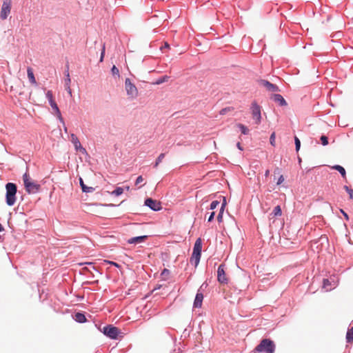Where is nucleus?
<instances>
[{"instance_id":"obj_1","label":"nucleus","mask_w":353,"mask_h":353,"mask_svg":"<svg viewBox=\"0 0 353 353\" xmlns=\"http://www.w3.org/2000/svg\"><path fill=\"white\" fill-rule=\"evenodd\" d=\"M6 203L8 206H12L16 202L17 186L15 183L8 182L6 184Z\"/></svg>"},{"instance_id":"obj_2","label":"nucleus","mask_w":353,"mask_h":353,"mask_svg":"<svg viewBox=\"0 0 353 353\" xmlns=\"http://www.w3.org/2000/svg\"><path fill=\"white\" fill-rule=\"evenodd\" d=\"M255 350L258 352L274 353L275 344L270 339H264L256 347Z\"/></svg>"},{"instance_id":"obj_3","label":"nucleus","mask_w":353,"mask_h":353,"mask_svg":"<svg viewBox=\"0 0 353 353\" xmlns=\"http://www.w3.org/2000/svg\"><path fill=\"white\" fill-rule=\"evenodd\" d=\"M23 180L26 191L28 194H34L39 191L41 185L39 183L32 181L27 172L23 175Z\"/></svg>"},{"instance_id":"obj_4","label":"nucleus","mask_w":353,"mask_h":353,"mask_svg":"<svg viewBox=\"0 0 353 353\" xmlns=\"http://www.w3.org/2000/svg\"><path fill=\"white\" fill-rule=\"evenodd\" d=\"M102 333L110 339H117L118 336L121 334L120 330L113 325L109 324L103 327Z\"/></svg>"},{"instance_id":"obj_5","label":"nucleus","mask_w":353,"mask_h":353,"mask_svg":"<svg viewBox=\"0 0 353 353\" xmlns=\"http://www.w3.org/2000/svg\"><path fill=\"white\" fill-rule=\"evenodd\" d=\"M46 97L48 100L50 105L51 106L52 110H54L55 111V113L57 115V117H59V120L61 122H63V118L61 117V111H60L56 101L53 99L52 92L51 90H48L47 92L46 93Z\"/></svg>"},{"instance_id":"obj_6","label":"nucleus","mask_w":353,"mask_h":353,"mask_svg":"<svg viewBox=\"0 0 353 353\" xmlns=\"http://www.w3.org/2000/svg\"><path fill=\"white\" fill-rule=\"evenodd\" d=\"M125 89L129 97L134 99L137 97V88L135 85L131 82L129 78H126L125 80Z\"/></svg>"},{"instance_id":"obj_7","label":"nucleus","mask_w":353,"mask_h":353,"mask_svg":"<svg viewBox=\"0 0 353 353\" xmlns=\"http://www.w3.org/2000/svg\"><path fill=\"white\" fill-rule=\"evenodd\" d=\"M251 111L253 119L256 124H259L261 121V106L254 101L251 105Z\"/></svg>"},{"instance_id":"obj_8","label":"nucleus","mask_w":353,"mask_h":353,"mask_svg":"<svg viewBox=\"0 0 353 353\" xmlns=\"http://www.w3.org/2000/svg\"><path fill=\"white\" fill-rule=\"evenodd\" d=\"M225 269V265L223 263L219 265L217 269V281L221 284H226L228 281Z\"/></svg>"},{"instance_id":"obj_9","label":"nucleus","mask_w":353,"mask_h":353,"mask_svg":"<svg viewBox=\"0 0 353 353\" xmlns=\"http://www.w3.org/2000/svg\"><path fill=\"white\" fill-rule=\"evenodd\" d=\"M11 0H5L3 2L2 6H1V10L0 17L1 19L3 20H5L8 18L9 14L10 13L11 10Z\"/></svg>"},{"instance_id":"obj_10","label":"nucleus","mask_w":353,"mask_h":353,"mask_svg":"<svg viewBox=\"0 0 353 353\" xmlns=\"http://www.w3.org/2000/svg\"><path fill=\"white\" fill-rule=\"evenodd\" d=\"M144 205L154 212L159 211L162 208L161 203L152 198L145 199L144 201Z\"/></svg>"},{"instance_id":"obj_11","label":"nucleus","mask_w":353,"mask_h":353,"mask_svg":"<svg viewBox=\"0 0 353 353\" xmlns=\"http://www.w3.org/2000/svg\"><path fill=\"white\" fill-rule=\"evenodd\" d=\"M258 83L260 85L265 87L268 91L270 92H279V88L276 85L273 84L265 79H259Z\"/></svg>"},{"instance_id":"obj_12","label":"nucleus","mask_w":353,"mask_h":353,"mask_svg":"<svg viewBox=\"0 0 353 353\" xmlns=\"http://www.w3.org/2000/svg\"><path fill=\"white\" fill-rule=\"evenodd\" d=\"M71 142L73 143L76 150L80 151L83 154L86 153V150L81 145L78 137L74 134H71Z\"/></svg>"},{"instance_id":"obj_13","label":"nucleus","mask_w":353,"mask_h":353,"mask_svg":"<svg viewBox=\"0 0 353 353\" xmlns=\"http://www.w3.org/2000/svg\"><path fill=\"white\" fill-rule=\"evenodd\" d=\"M270 99L275 103H277L280 106H285L288 105L285 99L280 94H272Z\"/></svg>"},{"instance_id":"obj_14","label":"nucleus","mask_w":353,"mask_h":353,"mask_svg":"<svg viewBox=\"0 0 353 353\" xmlns=\"http://www.w3.org/2000/svg\"><path fill=\"white\" fill-rule=\"evenodd\" d=\"M203 300V294L200 292V289L197 291L196 294L194 301L193 303V307L199 308L202 305V302Z\"/></svg>"},{"instance_id":"obj_15","label":"nucleus","mask_w":353,"mask_h":353,"mask_svg":"<svg viewBox=\"0 0 353 353\" xmlns=\"http://www.w3.org/2000/svg\"><path fill=\"white\" fill-rule=\"evenodd\" d=\"M148 238V235L137 236L129 239L127 242L129 244H138L144 242Z\"/></svg>"},{"instance_id":"obj_16","label":"nucleus","mask_w":353,"mask_h":353,"mask_svg":"<svg viewBox=\"0 0 353 353\" xmlns=\"http://www.w3.org/2000/svg\"><path fill=\"white\" fill-rule=\"evenodd\" d=\"M202 251V241L201 238H198L194 245L193 251L192 254H194V255H201Z\"/></svg>"},{"instance_id":"obj_17","label":"nucleus","mask_w":353,"mask_h":353,"mask_svg":"<svg viewBox=\"0 0 353 353\" xmlns=\"http://www.w3.org/2000/svg\"><path fill=\"white\" fill-rule=\"evenodd\" d=\"M73 319L76 322L79 323H83L87 321L85 315L82 312H76Z\"/></svg>"},{"instance_id":"obj_18","label":"nucleus","mask_w":353,"mask_h":353,"mask_svg":"<svg viewBox=\"0 0 353 353\" xmlns=\"http://www.w3.org/2000/svg\"><path fill=\"white\" fill-rule=\"evenodd\" d=\"M79 185L81 186V190L84 193H90L92 192L94 190V188L92 187L87 186L86 184L84 183L83 180L81 177H79Z\"/></svg>"},{"instance_id":"obj_19","label":"nucleus","mask_w":353,"mask_h":353,"mask_svg":"<svg viewBox=\"0 0 353 353\" xmlns=\"http://www.w3.org/2000/svg\"><path fill=\"white\" fill-rule=\"evenodd\" d=\"M331 169L338 171L343 179L346 178V171L345 168L340 165H334Z\"/></svg>"},{"instance_id":"obj_20","label":"nucleus","mask_w":353,"mask_h":353,"mask_svg":"<svg viewBox=\"0 0 353 353\" xmlns=\"http://www.w3.org/2000/svg\"><path fill=\"white\" fill-rule=\"evenodd\" d=\"M332 284L329 281L328 279H323V283H322V288L325 290V291H330L332 289Z\"/></svg>"},{"instance_id":"obj_21","label":"nucleus","mask_w":353,"mask_h":353,"mask_svg":"<svg viewBox=\"0 0 353 353\" xmlns=\"http://www.w3.org/2000/svg\"><path fill=\"white\" fill-rule=\"evenodd\" d=\"M27 74H28V77L30 82L32 84L37 85V81H36L33 71L30 68H28Z\"/></svg>"},{"instance_id":"obj_22","label":"nucleus","mask_w":353,"mask_h":353,"mask_svg":"<svg viewBox=\"0 0 353 353\" xmlns=\"http://www.w3.org/2000/svg\"><path fill=\"white\" fill-rule=\"evenodd\" d=\"M345 339L347 343L353 342V327L347 329Z\"/></svg>"},{"instance_id":"obj_23","label":"nucleus","mask_w":353,"mask_h":353,"mask_svg":"<svg viewBox=\"0 0 353 353\" xmlns=\"http://www.w3.org/2000/svg\"><path fill=\"white\" fill-rule=\"evenodd\" d=\"M201 256V254L195 256L194 254H192V256L190 258L191 263H194L195 267H196L199 263Z\"/></svg>"},{"instance_id":"obj_24","label":"nucleus","mask_w":353,"mask_h":353,"mask_svg":"<svg viewBox=\"0 0 353 353\" xmlns=\"http://www.w3.org/2000/svg\"><path fill=\"white\" fill-rule=\"evenodd\" d=\"M170 79V77L168 76V75H163V76H161L159 78H158L154 84L156 85H160L163 83H165V82H167L168 81V79Z\"/></svg>"},{"instance_id":"obj_25","label":"nucleus","mask_w":353,"mask_h":353,"mask_svg":"<svg viewBox=\"0 0 353 353\" xmlns=\"http://www.w3.org/2000/svg\"><path fill=\"white\" fill-rule=\"evenodd\" d=\"M237 127L239 128L241 132L243 134H245V135L248 134L250 130L247 126H245V125H243L242 123H238Z\"/></svg>"},{"instance_id":"obj_26","label":"nucleus","mask_w":353,"mask_h":353,"mask_svg":"<svg viewBox=\"0 0 353 353\" xmlns=\"http://www.w3.org/2000/svg\"><path fill=\"white\" fill-rule=\"evenodd\" d=\"M282 214L281 208L280 205H276L274 208L272 214H274V216H281Z\"/></svg>"},{"instance_id":"obj_27","label":"nucleus","mask_w":353,"mask_h":353,"mask_svg":"<svg viewBox=\"0 0 353 353\" xmlns=\"http://www.w3.org/2000/svg\"><path fill=\"white\" fill-rule=\"evenodd\" d=\"M123 192V188L121 187H117L112 192V194L116 196H119Z\"/></svg>"},{"instance_id":"obj_28","label":"nucleus","mask_w":353,"mask_h":353,"mask_svg":"<svg viewBox=\"0 0 353 353\" xmlns=\"http://www.w3.org/2000/svg\"><path fill=\"white\" fill-rule=\"evenodd\" d=\"M70 74H69V72H68V69L66 70V78L65 79V85L68 87V92L70 94H71V90L70 88V86H69V84L70 83Z\"/></svg>"},{"instance_id":"obj_29","label":"nucleus","mask_w":353,"mask_h":353,"mask_svg":"<svg viewBox=\"0 0 353 353\" xmlns=\"http://www.w3.org/2000/svg\"><path fill=\"white\" fill-rule=\"evenodd\" d=\"M343 189L348 193L350 199L353 200V190L347 185H344Z\"/></svg>"},{"instance_id":"obj_30","label":"nucleus","mask_w":353,"mask_h":353,"mask_svg":"<svg viewBox=\"0 0 353 353\" xmlns=\"http://www.w3.org/2000/svg\"><path fill=\"white\" fill-rule=\"evenodd\" d=\"M165 154L161 153L159 155V157L157 158L156 161L154 163V167L157 168L158 165L161 162L162 159L164 158Z\"/></svg>"},{"instance_id":"obj_31","label":"nucleus","mask_w":353,"mask_h":353,"mask_svg":"<svg viewBox=\"0 0 353 353\" xmlns=\"http://www.w3.org/2000/svg\"><path fill=\"white\" fill-rule=\"evenodd\" d=\"M320 140H321V143L323 146L327 145L329 143L328 138L325 135H323V134L321 135L320 137Z\"/></svg>"},{"instance_id":"obj_32","label":"nucleus","mask_w":353,"mask_h":353,"mask_svg":"<svg viewBox=\"0 0 353 353\" xmlns=\"http://www.w3.org/2000/svg\"><path fill=\"white\" fill-rule=\"evenodd\" d=\"M294 143H295L296 151L298 152L301 148V141H300L299 139L296 137H294Z\"/></svg>"},{"instance_id":"obj_33","label":"nucleus","mask_w":353,"mask_h":353,"mask_svg":"<svg viewBox=\"0 0 353 353\" xmlns=\"http://www.w3.org/2000/svg\"><path fill=\"white\" fill-rule=\"evenodd\" d=\"M111 72L113 76H117L118 77H119V70L115 65H113L112 67Z\"/></svg>"},{"instance_id":"obj_34","label":"nucleus","mask_w":353,"mask_h":353,"mask_svg":"<svg viewBox=\"0 0 353 353\" xmlns=\"http://www.w3.org/2000/svg\"><path fill=\"white\" fill-rule=\"evenodd\" d=\"M224 210L225 209L220 208L219 212L217 215L216 219L219 223L221 222L223 220V214Z\"/></svg>"},{"instance_id":"obj_35","label":"nucleus","mask_w":353,"mask_h":353,"mask_svg":"<svg viewBox=\"0 0 353 353\" xmlns=\"http://www.w3.org/2000/svg\"><path fill=\"white\" fill-rule=\"evenodd\" d=\"M220 202L219 201H213L211 203H210V210H214L219 205Z\"/></svg>"},{"instance_id":"obj_36","label":"nucleus","mask_w":353,"mask_h":353,"mask_svg":"<svg viewBox=\"0 0 353 353\" xmlns=\"http://www.w3.org/2000/svg\"><path fill=\"white\" fill-rule=\"evenodd\" d=\"M233 108L232 107H227L221 109L219 112L220 114H225L228 112L231 111Z\"/></svg>"},{"instance_id":"obj_37","label":"nucleus","mask_w":353,"mask_h":353,"mask_svg":"<svg viewBox=\"0 0 353 353\" xmlns=\"http://www.w3.org/2000/svg\"><path fill=\"white\" fill-rule=\"evenodd\" d=\"M104 55H105V43H103V45L102 46V50H101L100 60H99L100 62H102L103 61Z\"/></svg>"},{"instance_id":"obj_38","label":"nucleus","mask_w":353,"mask_h":353,"mask_svg":"<svg viewBox=\"0 0 353 353\" xmlns=\"http://www.w3.org/2000/svg\"><path fill=\"white\" fill-rule=\"evenodd\" d=\"M274 141H275V133L273 132L271 134L270 137V142L272 145H274Z\"/></svg>"},{"instance_id":"obj_39","label":"nucleus","mask_w":353,"mask_h":353,"mask_svg":"<svg viewBox=\"0 0 353 353\" xmlns=\"http://www.w3.org/2000/svg\"><path fill=\"white\" fill-rule=\"evenodd\" d=\"M340 212L343 214V216H344L346 221H349V215L343 209H340Z\"/></svg>"},{"instance_id":"obj_40","label":"nucleus","mask_w":353,"mask_h":353,"mask_svg":"<svg viewBox=\"0 0 353 353\" xmlns=\"http://www.w3.org/2000/svg\"><path fill=\"white\" fill-rule=\"evenodd\" d=\"M283 181H284V176H283V175H281V176L279 177L278 180H277L276 185H281Z\"/></svg>"},{"instance_id":"obj_41","label":"nucleus","mask_w":353,"mask_h":353,"mask_svg":"<svg viewBox=\"0 0 353 353\" xmlns=\"http://www.w3.org/2000/svg\"><path fill=\"white\" fill-rule=\"evenodd\" d=\"M214 216H215V212H211L208 219V221L212 222L213 221V219H214Z\"/></svg>"},{"instance_id":"obj_42","label":"nucleus","mask_w":353,"mask_h":353,"mask_svg":"<svg viewBox=\"0 0 353 353\" xmlns=\"http://www.w3.org/2000/svg\"><path fill=\"white\" fill-rule=\"evenodd\" d=\"M143 181V178L142 177V176H139L136 181H135V185H138L140 183H141L142 181Z\"/></svg>"},{"instance_id":"obj_43","label":"nucleus","mask_w":353,"mask_h":353,"mask_svg":"<svg viewBox=\"0 0 353 353\" xmlns=\"http://www.w3.org/2000/svg\"><path fill=\"white\" fill-rule=\"evenodd\" d=\"M83 263H80V265H83ZM84 264H87V265H88L92 266V268L94 270L99 272V271H98V270H97V268L96 267H94V263H93L92 262H87V263H85Z\"/></svg>"},{"instance_id":"obj_44","label":"nucleus","mask_w":353,"mask_h":353,"mask_svg":"<svg viewBox=\"0 0 353 353\" xmlns=\"http://www.w3.org/2000/svg\"><path fill=\"white\" fill-rule=\"evenodd\" d=\"M226 205H227L226 199L225 196H223V202L221 203V208L225 209Z\"/></svg>"},{"instance_id":"obj_45","label":"nucleus","mask_w":353,"mask_h":353,"mask_svg":"<svg viewBox=\"0 0 353 353\" xmlns=\"http://www.w3.org/2000/svg\"><path fill=\"white\" fill-rule=\"evenodd\" d=\"M169 274H170V270L168 269L165 268L161 272V275L163 276L164 275H168Z\"/></svg>"},{"instance_id":"obj_46","label":"nucleus","mask_w":353,"mask_h":353,"mask_svg":"<svg viewBox=\"0 0 353 353\" xmlns=\"http://www.w3.org/2000/svg\"><path fill=\"white\" fill-rule=\"evenodd\" d=\"M170 48L169 44H168V43H164V46H161V47L160 48V49H161V50H163V48Z\"/></svg>"},{"instance_id":"obj_47","label":"nucleus","mask_w":353,"mask_h":353,"mask_svg":"<svg viewBox=\"0 0 353 353\" xmlns=\"http://www.w3.org/2000/svg\"><path fill=\"white\" fill-rule=\"evenodd\" d=\"M108 263H109L110 264H111V265H112L115 266V267H117V268H119V267H120V265H119L117 263H116V262H114V261H108Z\"/></svg>"},{"instance_id":"obj_48","label":"nucleus","mask_w":353,"mask_h":353,"mask_svg":"<svg viewBox=\"0 0 353 353\" xmlns=\"http://www.w3.org/2000/svg\"><path fill=\"white\" fill-rule=\"evenodd\" d=\"M236 147H237V148H238L239 150H243V147L241 146V143H240L239 142H238V143H236Z\"/></svg>"},{"instance_id":"obj_49","label":"nucleus","mask_w":353,"mask_h":353,"mask_svg":"<svg viewBox=\"0 0 353 353\" xmlns=\"http://www.w3.org/2000/svg\"><path fill=\"white\" fill-rule=\"evenodd\" d=\"M321 241L325 240V241H328V239H327V237L326 236H321Z\"/></svg>"},{"instance_id":"obj_50","label":"nucleus","mask_w":353,"mask_h":353,"mask_svg":"<svg viewBox=\"0 0 353 353\" xmlns=\"http://www.w3.org/2000/svg\"><path fill=\"white\" fill-rule=\"evenodd\" d=\"M269 174H270V171H269V170H267L265 172V176H268L269 175Z\"/></svg>"},{"instance_id":"obj_51","label":"nucleus","mask_w":353,"mask_h":353,"mask_svg":"<svg viewBox=\"0 0 353 353\" xmlns=\"http://www.w3.org/2000/svg\"><path fill=\"white\" fill-rule=\"evenodd\" d=\"M207 286H208V283L205 282V283H203L201 285V288H202L203 287H207Z\"/></svg>"},{"instance_id":"obj_52","label":"nucleus","mask_w":353,"mask_h":353,"mask_svg":"<svg viewBox=\"0 0 353 353\" xmlns=\"http://www.w3.org/2000/svg\"><path fill=\"white\" fill-rule=\"evenodd\" d=\"M4 230V228L3 227V225H1V223H0V232H2Z\"/></svg>"},{"instance_id":"obj_53","label":"nucleus","mask_w":353,"mask_h":353,"mask_svg":"<svg viewBox=\"0 0 353 353\" xmlns=\"http://www.w3.org/2000/svg\"><path fill=\"white\" fill-rule=\"evenodd\" d=\"M279 173L280 172V169L279 168H276L275 170H274V173Z\"/></svg>"},{"instance_id":"obj_54","label":"nucleus","mask_w":353,"mask_h":353,"mask_svg":"<svg viewBox=\"0 0 353 353\" xmlns=\"http://www.w3.org/2000/svg\"><path fill=\"white\" fill-rule=\"evenodd\" d=\"M341 34V32H338L336 33L335 35L338 37V36H340Z\"/></svg>"},{"instance_id":"obj_55","label":"nucleus","mask_w":353,"mask_h":353,"mask_svg":"<svg viewBox=\"0 0 353 353\" xmlns=\"http://www.w3.org/2000/svg\"><path fill=\"white\" fill-rule=\"evenodd\" d=\"M84 270L90 272V270L88 268H84Z\"/></svg>"},{"instance_id":"obj_56","label":"nucleus","mask_w":353,"mask_h":353,"mask_svg":"<svg viewBox=\"0 0 353 353\" xmlns=\"http://www.w3.org/2000/svg\"><path fill=\"white\" fill-rule=\"evenodd\" d=\"M129 188H129V186H126V187H125V189H126L127 190H129Z\"/></svg>"}]
</instances>
